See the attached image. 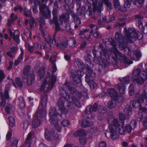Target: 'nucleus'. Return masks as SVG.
<instances>
[{
  "label": "nucleus",
  "mask_w": 147,
  "mask_h": 147,
  "mask_svg": "<svg viewBox=\"0 0 147 147\" xmlns=\"http://www.w3.org/2000/svg\"><path fill=\"white\" fill-rule=\"evenodd\" d=\"M127 109L124 110V113H121L119 114V120L113 115H110L107 119V121L110 125L109 129L105 131V135L108 138L115 139L119 137L118 133L123 134L125 132L130 133L132 127L129 125L127 124L125 127H123L124 125V120L128 119L129 115L132 113L131 107H127Z\"/></svg>",
  "instance_id": "1"
},
{
  "label": "nucleus",
  "mask_w": 147,
  "mask_h": 147,
  "mask_svg": "<svg viewBox=\"0 0 147 147\" xmlns=\"http://www.w3.org/2000/svg\"><path fill=\"white\" fill-rule=\"evenodd\" d=\"M47 97L46 95H44L38 110L34 116V119L32 122V126L34 128H38L41 124L39 118H41L45 117L47 114V111L45 108L47 103Z\"/></svg>",
  "instance_id": "2"
},
{
  "label": "nucleus",
  "mask_w": 147,
  "mask_h": 147,
  "mask_svg": "<svg viewBox=\"0 0 147 147\" xmlns=\"http://www.w3.org/2000/svg\"><path fill=\"white\" fill-rule=\"evenodd\" d=\"M147 88L145 89L140 95L137 93L136 95V100H134L131 102L133 107L138 108L140 110L144 112H147L146 109L142 107V106L147 105Z\"/></svg>",
  "instance_id": "3"
},
{
  "label": "nucleus",
  "mask_w": 147,
  "mask_h": 147,
  "mask_svg": "<svg viewBox=\"0 0 147 147\" xmlns=\"http://www.w3.org/2000/svg\"><path fill=\"white\" fill-rule=\"evenodd\" d=\"M58 115L55 107L50 108L49 113V121L57 131L60 132L61 130V127L58 123V120L57 118Z\"/></svg>",
  "instance_id": "4"
},
{
  "label": "nucleus",
  "mask_w": 147,
  "mask_h": 147,
  "mask_svg": "<svg viewBox=\"0 0 147 147\" xmlns=\"http://www.w3.org/2000/svg\"><path fill=\"white\" fill-rule=\"evenodd\" d=\"M48 76L45 77L40 88V91L46 92L49 90L51 89L53 86L56 80V77L52 76L51 78L50 77V74L48 73Z\"/></svg>",
  "instance_id": "5"
},
{
  "label": "nucleus",
  "mask_w": 147,
  "mask_h": 147,
  "mask_svg": "<svg viewBox=\"0 0 147 147\" xmlns=\"http://www.w3.org/2000/svg\"><path fill=\"white\" fill-rule=\"evenodd\" d=\"M42 31V33L45 38V41L50 45H54L56 44L58 48L63 49L65 47L67 46V41L65 40V41H62L59 38L57 39L56 41L55 40H51L50 37L48 34H45L44 32Z\"/></svg>",
  "instance_id": "6"
},
{
  "label": "nucleus",
  "mask_w": 147,
  "mask_h": 147,
  "mask_svg": "<svg viewBox=\"0 0 147 147\" xmlns=\"http://www.w3.org/2000/svg\"><path fill=\"white\" fill-rule=\"evenodd\" d=\"M53 21L54 22L56 28V31H58L60 29V28L58 25L59 24H61L62 23V21H64L65 22L69 20V16L68 14H65V15L62 14L59 18V20H57V11L55 9H54L53 11Z\"/></svg>",
  "instance_id": "7"
},
{
  "label": "nucleus",
  "mask_w": 147,
  "mask_h": 147,
  "mask_svg": "<svg viewBox=\"0 0 147 147\" xmlns=\"http://www.w3.org/2000/svg\"><path fill=\"white\" fill-rule=\"evenodd\" d=\"M97 0H87V2L90 4L93 5V11L94 12H96L98 15H99L101 11L103 9L102 3L101 0H100L98 4L97 3Z\"/></svg>",
  "instance_id": "8"
},
{
  "label": "nucleus",
  "mask_w": 147,
  "mask_h": 147,
  "mask_svg": "<svg viewBox=\"0 0 147 147\" xmlns=\"http://www.w3.org/2000/svg\"><path fill=\"white\" fill-rule=\"evenodd\" d=\"M130 78L129 76H127L123 79L122 82L124 84L122 83H119L116 86V88L119 90V92L121 94H123L125 92L126 87L124 85H127L129 83Z\"/></svg>",
  "instance_id": "9"
},
{
  "label": "nucleus",
  "mask_w": 147,
  "mask_h": 147,
  "mask_svg": "<svg viewBox=\"0 0 147 147\" xmlns=\"http://www.w3.org/2000/svg\"><path fill=\"white\" fill-rule=\"evenodd\" d=\"M10 84H8L6 85L5 92H4V97L2 94H0V107L3 106L5 104V98L8 99L9 96L8 93V90L11 86Z\"/></svg>",
  "instance_id": "10"
},
{
  "label": "nucleus",
  "mask_w": 147,
  "mask_h": 147,
  "mask_svg": "<svg viewBox=\"0 0 147 147\" xmlns=\"http://www.w3.org/2000/svg\"><path fill=\"white\" fill-rule=\"evenodd\" d=\"M30 69L29 66L25 67L23 71L24 75L27 77V83L29 85H31L34 81V76L33 75L30 74L28 75Z\"/></svg>",
  "instance_id": "11"
},
{
  "label": "nucleus",
  "mask_w": 147,
  "mask_h": 147,
  "mask_svg": "<svg viewBox=\"0 0 147 147\" xmlns=\"http://www.w3.org/2000/svg\"><path fill=\"white\" fill-rule=\"evenodd\" d=\"M75 136H80L79 138V142L80 144L84 145L86 144L87 141L85 136L86 133L84 129H80L74 133Z\"/></svg>",
  "instance_id": "12"
},
{
  "label": "nucleus",
  "mask_w": 147,
  "mask_h": 147,
  "mask_svg": "<svg viewBox=\"0 0 147 147\" xmlns=\"http://www.w3.org/2000/svg\"><path fill=\"white\" fill-rule=\"evenodd\" d=\"M103 2L107 7L111 8L112 7L111 3L109 0H102ZM113 5L115 8L117 10L120 9L121 6L118 0H113Z\"/></svg>",
  "instance_id": "13"
},
{
  "label": "nucleus",
  "mask_w": 147,
  "mask_h": 147,
  "mask_svg": "<svg viewBox=\"0 0 147 147\" xmlns=\"http://www.w3.org/2000/svg\"><path fill=\"white\" fill-rule=\"evenodd\" d=\"M126 38L125 39L127 41H129L131 38H137L138 36L135 30L133 28L129 29L128 32L125 33Z\"/></svg>",
  "instance_id": "14"
},
{
  "label": "nucleus",
  "mask_w": 147,
  "mask_h": 147,
  "mask_svg": "<svg viewBox=\"0 0 147 147\" xmlns=\"http://www.w3.org/2000/svg\"><path fill=\"white\" fill-rule=\"evenodd\" d=\"M39 3V2H38ZM39 5L40 6V12L42 13L43 16L47 18H49L51 17V12L50 11H49L47 14H46L45 10H47V7L44 4H42L39 3Z\"/></svg>",
  "instance_id": "15"
},
{
  "label": "nucleus",
  "mask_w": 147,
  "mask_h": 147,
  "mask_svg": "<svg viewBox=\"0 0 147 147\" xmlns=\"http://www.w3.org/2000/svg\"><path fill=\"white\" fill-rule=\"evenodd\" d=\"M97 107V104H95L94 105L93 107L91 106H89L86 108V113L87 114L89 115L88 116V118L92 119L93 118L91 113L92 111L95 112L96 111Z\"/></svg>",
  "instance_id": "16"
},
{
  "label": "nucleus",
  "mask_w": 147,
  "mask_h": 147,
  "mask_svg": "<svg viewBox=\"0 0 147 147\" xmlns=\"http://www.w3.org/2000/svg\"><path fill=\"white\" fill-rule=\"evenodd\" d=\"M33 133L30 132L27 136L24 147H29L30 146L31 142L33 140Z\"/></svg>",
  "instance_id": "17"
},
{
  "label": "nucleus",
  "mask_w": 147,
  "mask_h": 147,
  "mask_svg": "<svg viewBox=\"0 0 147 147\" xmlns=\"http://www.w3.org/2000/svg\"><path fill=\"white\" fill-rule=\"evenodd\" d=\"M93 52L94 55V61H96V62H97V64H100L101 65H102V64H103L105 65V60L104 59L102 58H101L100 57H98V59L97 58L96 55V51L94 50L93 51Z\"/></svg>",
  "instance_id": "18"
},
{
  "label": "nucleus",
  "mask_w": 147,
  "mask_h": 147,
  "mask_svg": "<svg viewBox=\"0 0 147 147\" xmlns=\"http://www.w3.org/2000/svg\"><path fill=\"white\" fill-rule=\"evenodd\" d=\"M9 32L11 36H13V39L15 40L18 43H19V37L20 34L19 31L18 30H16L15 31L14 34H13L11 30H9Z\"/></svg>",
  "instance_id": "19"
},
{
  "label": "nucleus",
  "mask_w": 147,
  "mask_h": 147,
  "mask_svg": "<svg viewBox=\"0 0 147 147\" xmlns=\"http://www.w3.org/2000/svg\"><path fill=\"white\" fill-rule=\"evenodd\" d=\"M56 55L57 53H54L53 55L51 56L50 59V61L53 64L52 71L53 72H55L57 71L56 67L54 64L55 62L56 61Z\"/></svg>",
  "instance_id": "20"
},
{
  "label": "nucleus",
  "mask_w": 147,
  "mask_h": 147,
  "mask_svg": "<svg viewBox=\"0 0 147 147\" xmlns=\"http://www.w3.org/2000/svg\"><path fill=\"white\" fill-rule=\"evenodd\" d=\"M58 105L60 111L63 113L65 114L67 113V110L63 106L64 103L63 101L59 100L58 102Z\"/></svg>",
  "instance_id": "21"
},
{
  "label": "nucleus",
  "mask_w": 147,
  "mask_h": 147,
  "mask_svg": "<svg viewBox=\"0 0 147 147\" xmlns=\"http://www.w3.org/2000/svg\"><path fill=\"white\" fill-rule=\"evenodd\" d=\"M108 92L112 98L114 99H116L118 94L117 92L114 89H109L108 90Z\"/></svg>",
  "instance_id": "22"
},
{
  "label": "nucleus",
  "mask_w": 147,
  "mask_h": 147,
  "mask_svg": "<svg viewBox=\"0 0 147 147\" xmlns=\"http://www.w3.org/2000/svg\"><path fill=\"white\" fill-rule=\"evenodd\" d=\"M99 47L102 50L100 52V54L102 57H106L108 55H109L110 54L111 52L110 51H107L106 49H103L102 48L101 45H100Z\"/></svg>",
  "instance_id": "23"
},
{
  "label": "nucleus",
  "mask_w": 147,
  "mask_h": 147,
  "mask_svg": "<svg viewBox=\"0 0 147 147\" xmlns=\"http://www.w3.org/2000/svg\"><path fill=\"white\" fill-rule=\"evenodd\" d=\"M20 50L21 51L20 54L17 60H16L14 62V65H18L21 61L22 60L23 58L24 52L23 50L22 47H20Z\"/></svg>",
  "instance_id": "24"
},
{
  "label": "nucleus",
  "mask_w": 147,
  "mask_h": 147,
  "mask_svg": "<svg viewBox=\"0 0 147 147\" xmlns=\"http://www.w3.org/2000/svg\"><path fill=\"white\" fill-rule=\"evenodd\" d=\"M116 106V102L115 100H111L109 101L108 102L107 106L110 109L115 108Z\"/></svg>",
  "instance_id": "25"
},
{
  "label": "nucleus",
  "mask_w": 147,
  "mask_h": 147,
  "mask_svg": "<svg viewBox=\"0 0 147 147\" xmlns=\"http://www.w3.org/2000/svg\"><path fill=\"white\" fill-rule=\"evenodd\" d=\"M53 132L52 130L50 131L48 129H46L45 130V139L47 140H51V131Z\"/></svg>",
  "instance_id": "26"
},
{
  "label": "nucleus",
  "mask_w": 147,
  "mask_h": 147,
  "mask_svg": "<svg viewBox=\"0 0 147 147\" xmlns=\"http://www.w3.org/2000/svg\"><path fill=\"white\" fill-rule=\"evenodd\" d=\"M135 56H133L132 55H131V58L136 61L139 60V59L141 56L140 52L139 51H136L135 53Z\"/></svg>",
  "instance_id": "27"
},
{
  "label": "nucleus",
  "mask_w": 147,
  "mask_h": 147,
  "mask_svg": "<svg viewBox=\"0 0 147 147\" xmlns=\"http://www.w3.org/2000/svg\"><path fill=\"white\" fill-rule=\"evenodd\" d=\"M18 106L22 108H24L25 106L23 98L22 97H20L18 99Z\"/></svg>",
  "instance_id": "28"
},
{
  "label": "nucleus",
  "mask_w": 147,
  "mask_h": 147,
  "mask_svg": "<svg viewBox=\"0 0 147 147\" xmlns=\"http://www.w3.org/2000/svg\"><path fill=\"white\" fill-rule=\"evenodd\" d=\"M92 122H90V123L86 119H84L82 121L81 126L82 127H85L88 126L92 125Z\"/></svg>",
  "instance_id": "29"
},
{
  "label": "nucleus",
  "mask_w": 147,
  "mask_h": 147,
  "mask_svg": "<svg viewBox=\"0 0 147 147\" xmlns=\"http://www.w3.org/2000/svg\"><path fill=\"white\" fill-rule=\"evenodd\" d=\"M119 45L120 48H124V49L125 51H126L128 50V52L129 53L131 52V51L127 48L126 42H122L121 43H120Z\"/></svg>",
  "instance_id": "30"
},
{
  "label": "nucleus",
  "mask_w": 147,
  "mask_h": 147,
  "mask_svg": "<svg viewBox=\"0 0 147 147\" xmlns=\"http://www.w3.org/2000/svg\"><path fill=\"white\" fill-rule=\"evenodd\" d=\"M38 71L37 72V74L40 78H42L45 73V69L43 67L40 68L38 67Z\"/></svg>",
  "instance_id": "31"
},
{
  "label": "nucleus",
  "mask_w": 147,
  "mask_h": 147,
  "mask_svg": "<svg viewBox=\"0 0 147 147\" xmlns=\"http://www.w3.org/2000/svg\"><path fill=\"white\" fill-rule=\"evenodd\" d=\"M11 18L12 20H9L8 22V25H10L12 23H13V21L16 20L17 18V16H14L13 13H12L11 15Z\"/></svg>",
  "instance_id": "32"
},
{
  "label": "nucleus",
  "mask_w": 147,
  "mask_h": 147,
  "mask_svg": "<svg viewBox=\"0 0 147 147\" xmlns=\"http://www.w3.org/2000/svg\"><path fill=\"white\" fill-rule=\"evenodd\" d=\"M8 119L9 126L11 127L14 126L15 125V122L14 118L12 117H9Z\"/></svg>",
  "instance_id": "33"
},
{
  "label": "nucleus",
  "mask_w": 147,
  "mask_h": 147,
  "mask_svg": "<svg viewBox=\"0 0 147 147\" xmlns=\"http://www.w3.org/2000/svg\"><path fill=\"white\" fill-rule=\"evenodd\" d=\"M14 107L11 105H7L5 107V110L7 113H9L12 111Z\"/></svg>",
  "instance_id": "34"
},
{
  "label": "nucleus",
  "mask_w": 147,
  "mask_h": 147,
  "mask_svg": "<svg viewBox=\"0 0 147 147\" xmlns=\"http://www.w3.org/2000/svg\"><path fill=\"white\" fill-rule=\"evenodd\" d=\"M74 20L75 23L74 27L76 28H77L79 25L81 24L80 20V19L77 16L74 17Z\"/></svg>",
  "instance_id": "35"
},
{
  "label": "nucleus",
  "mask_w": 147,
  "mask_h": 147,
  "mask_svg": "<svg viewBox=\"0 0 147 147\" xmlns=\"http://www.w3.org/2000/svg\"><path fill=\"white\" fill-rule=\"evenodd\" d=\"M51 137L53 139L55 140H57L59 139V136L58 135L53 131V132L51 131Z\"/></svg>",
  "instance_id": "36"
},
{
  "label": "nucleus",
  "mask_w": 147,
  "mask_h": 147,
  "mask_svg": "<svg viewBox=\"0 0 147 147\" xmlns=\"http://www.w3.org/2000/svg\"><path fill=\"white\" fill-rule=\"evenodd\" d=\"M61 124L64 127H67L70 125L69 121L67 119H64L62 120Z\"/></svg>",
  "instance_id": "37"
},
{
  "label": "nucleus",
  "mask_w": 147,
  "mask_h": 147,
  "mask_svg": "<svg viewBox=\"0 0 147 147\" xmlns=\"http://www.w3.org/2000/svg\"><path fill=\"white\" fill-rule=\"evenodd\" d=\"M134 85L132 84H131L129 87V95L131 96H132L134 94Z\"/></svg>",
  "instance_id": "38"
},
{
  "label": "nucleus",
  "mask_w": 147,
  "mask_h": 147,
  "mask_svg": "<svg viewBox=\"0 0 147 147\" xmlns=\"http://www.w3.org/2000/svg\"><path fill=\"white\" fill-rule=\"evenodd\" d=\"M16 83L17 85L20 87H22V83L20 81L19 78H17L16 80Z\"/></svg>",
  "instance_id": "39"
},
{
  "label": "nucleus",
  "mask_w": 147,
  "mask_h": 147,
  "mask_svg": "<svg viewBox=\"0 0 147 147\" xmlns=\"http://www.w3.org/2000/svg\"><path fill=\"white\" fill-rule=\"evenodd\" d=\"M98 111L101 114H103L106 112V110L105 108H103V107H100L98 108Z\"/></svg>",
  "instance_id": "40"
},
{
  "label": "nucleus",
  "mask_w": 147,
  "mask_h": 147,
  "mask_svg": "<svg viewBox=\"0 0 147 147\" xmlns=\"http://www.w3.org/2000/svg\"><path fill=\"white\" fill-rule=\"evenodd\" d=\"M117 101L119 102H121L123 101L124 100V98L122 96H118L117 95L116 98V99H115Z\"/></svg>",
  "instance_id": "41"
},
{
  "label": "nucleus",
  "mask_w": 147,
  "mask_h": 147,
  "mask_svg": "<svg viewBox=\"0 0 147 147\" xmlns=\"http://www.w3.org/2000/svg\"><path fill=\"white\" fill-rule=\"evenodd\" d=\"M76 43V42L75 40L74 39H72L69 41V46L71 47H74L75 46Z\"/></svg>",
  "instance_id": "42"
},
{
  "label": "nucleus",
  "mask_w": 147,
  "mask_h": 147,
  "mask_svg": "<svg viewBox=\"0 0 147 147\" xmlns=\"http://www.w3.org/2000/svg\"><path fill=\"white\" fill-rule=\"evenodd\" d=\"M115 55V57H113L114 59H116L119 56H121V54L119 53L118 50L115 49V51L114 53Z\"/></svg>",
  "instance_id": "43"
},
{
  "label": "nucleus",
  "mask_w": 147,
  "mask_h": 147,
  "mask_svg": "<svg viewBox=\"0 0 147 147\" xmlns=\"http://www.w3.org/2000/svg\"><path fill=\"white\" fill-rule=\"evenodd\" d=\"M137 123L136 121L135 120H133L131 121L129 125L131 127H133L134 128H135L136 126Z\"/></svg>",
  "instance_id": "44"
},
{
  "label": "nucleus",
  "mask_w": 147,
  "mask_h": 147,
  "mask_svg": "<svg viewBox=\"0 0 147 147\" xmlns=\"http://www.w3.org/2000/svg\"><path fill=\"white\" fill-rule=\"evenodd\" d=\"M40 23V29L41 30L42 28L44 25L45 24V22L43 18H42L39 21Z\"/></svg>",
  "instance_id": "45"
},
{
  "label": "nucleus",
  "mask_w": 147,
  "mask_h": 147,
  "mask_svg": "<svg viewBox=\"0 0 147 147\" xmlns=\"http://www.w3.org/2000/svg\"><path fill=\"white\" fill-rule=\"evenodd\" d=\"M88 84L89 85L91 89H94L97 86L96 84L94 81L89 82Z\"/></svg>",
  "instance_id": "46"
},
{
  "label": "nucleus",
  "mask_w": 147,
  "mask_h": 147,
  "mask_svg": "<svg viewBox=\"0 0 147 147\" xmlns=\"http://www.w3.org/2000/svg\"><path fill=\"white\" fill-rule=\"evenodd\" d=\"M5 74L3 71L0 70V82H1L5 78Z\"/></svg>",
  "instance_id": "47"
},
{
  "label": "nucleus",
  "mask_w": 147,
  "mask_h": 147,
  "mask_svg": "<svg viewBox=\"0 0 147 147\" xmlns=\"http://www.w3.org/2000/svg\"><path fill=\"white\" fill-rule=\"evenodd\" d=\"M90 27L92 30V31L91 32V33H92L93 31H96L97 28V27L96 25H94L93 24L90 25Z\"/></svg>",
  "instance_id": "48"
},
{
  "label": "nucleus",
  "mask_w": 147,
  "mask_h": 147,
  "mask_svg": "<svg viewBox=\"0 0 147 147\" xmlns=\"http://www.w3.org/2000/svg\"><path fill=\"white\" fill-rule=\"evenodd\" d=\"M87 13L89 15L91 16L92 14V9L91 7L90 6H88Z\"/></svg>",
  "instance_id": "49"
},
{
  "label": "nucleus",
  "mask_w": 147,
  "mask_h": 147,
  "mask_svg": "<svg viewBox=\"0 0 147 147\" xmlns=\"http://www.w3.org/2000/svg\"><path fill=\"white\" fill-rule=\"evenodd\" d=\"M28 123L27 121H26L24 122L21 125V126L24 129H26L28 126Z\"/></svg>",
  "instance_id": "50"
},
{
  "label": "nucleus",
  "mask_w": 147,
  "mask_h": 147,
  "mask_svg": "<svg viewBox=\"0 0 147 147\" xmlns=\"http://www.w3.org/2000/svg\"><path fill=\"white\" fill-rule=\"evenodd\" d=\"M10 51L12 53L15 52L17 50V48L16 47L13 46L12 45L10 46Z\"/></svg>",
  "instance_id": "51"
},
{
  "label": "nucleus",
  "mask_w": 147,
  "mask_h": 147,
  "mask_svg": "<svg viewBox=\"0 0 147 147\" xmlns=\"http://www.w3.org/2000/svg\"><path fill=\"white\" fill-rule=\"evenodd\" d=\"M34 23L35 21L32 18H31L29 22V24L31 27L32 28L34 26Z\"/></svg>",
  "instance_id": "52"
},
{
  "label": "nucleus",
  "mask_w": 147,
  "mask_h": 147,
  "mask_svg": "<svg viewBox=\"0 0 147 147\" xmlns=\"http://www.w3.org/2000/svg\"><path fill=\"white\" fill-rule=\"evenodd\" d=\"M137 117L139 119V121H142L143 119V116L142 113L139 112L137 115Z\"/></svg>",
  "instance_id": "53"
},
{
  "label": "nucleus",
  "mask_w": 147,
  "mask_h": 147,
  "mask_svg": "<svg viewBox=\"0 0 147 147\" xmlns=\"http://www.w3.org/2000/svg\"><path fill=\"white\" fill-rule=\"evenodd\" d=\"M72 102V104H74L76 105V106L77 107H79L80 106V103L78 101H75L74 100H73L72 102Z\"/></svg>",
  "instance_id": "54"
},
{
  "label": "nucleus",
  "mask_w": 147,
  "mask_h": 147,
  "mask_svg": "<svg viewBox=\"0 0 147 147\" xmlns=\"http://www.w3.org/2000/svg\"><path fill=\"white\" fill-rule=\"evenodd\" d=\"M12 136V132L11 131H9L6 135V138L7 140L10 139Z\"/></svg>",
  "instance_id": "55"
},
{
  "label": "nucleus",
  "mask_w": 147,
  "mask_h": 147,
  "mask_svg": "<svg viewBox=\"0 0 147 147\" xmlns=\"http://www.w3.org/2000/svg\"><path fill=\"white\" fill-rule=\"evenodd\" d=\"M99 147H106V143L105 141L101 142L99 144Z\"/></svg>",
  "instance_id": "56"
},
{
  "label": "nucleus",
  "mask_w": 147,
  "mask_h": 147,
  "mask_svg": "<svg viewBox=\"0 0 147 147\" xmlns=\"http://www.w3.org/2000/svg\"><path fill=\"white\" fill-rule=\"evenodd\" d=\"M89 31L88 29H86L83 30L81 31L79 34L80 35H83L84 33L87 32Z\"/></svg>",
  "instance_id": "57"
},
{
  "label": "nucleus",
  "mask_w": 147,
  "mask_h": 147,
  "mask_svg": "<svg viewBox=\"0 0 147 147\" xmlns=\"http://www.w3.org/2000/svg\"><path fill=\"white\" fill-rule=\"evenodd\" d=\"M125 8L129 7L130 6V3L129 0L125 3Z\"/></svg>",
  "instance_id": "58"
},
{
  "label": "nucleus",
  "mask_w": 147,
  "mask_h": 147,
  "mask_svg": "<svg viewBox=\"0 0 147 147\" xmlns=\"http://www.w3.org/2000/svg\"><path fill=\"white\" fill-rule=\"evenodd\" d=\"M133 2H135V3L138 2L139 4H142V3L144 1V0H131Z\"/></svg>",
  "instance_id": "59"
},
{
  "label": "nucleus",
  "mask_w": 147,
  "mask_h": 147,
  "mask_svg": "<svg viewBox=\"0 0 147 147\" xmlns=\"http://www.w3.org/2000/svg\"><path fill=\"white\" fill-rule=\"evenodd\" d=\"M47 46L46 44L43 42L40 43V48L41 49H45L46 48Z\"/></svg>",
  "instance_id": "60"
},
{
  "label": "nucleus",
  "mask_w": 147,
  "mask_h": 147,
  "mask_svg": "<svg viewBox=\"0 0 147 147\" xmlns=\"http://www.w3.org/2000/svg\"><path fill=\"white\" fill-rule=\"evenodd\" d=\"M144 125L145 127L147 126V118H145L143 121Z\"/></svg>",
  "instance_id": "61"
},
{
  "label": "nucleus",
  "mask_w": 147,
  "mask_h": 147,
  "mask_svg": "<svg viewBox=\"0 0 147 147\" xmlns=\"http://www.w3.org/2000/svg\"><path fill=\"white\" fill-rule=\"evenodd\" d=\"M98 130L96 127H94L91 129V131L93 133H96L97 131Z\"/></svg>",
  "instance_id": "62"
},
{
  "label": "nucleus",
  "mask_w": 147,
  "mask_h": 147,
  "mask_svg": "<svg viewBox=\"0 0 147 147\" xmlns=\"http://www.w3.org/2000/svg\"><path fill=\"white\" fill-rule=\"evenodd\" d=\"M93 36L94 38H97L99 36V34L98 32H96L94 33Z\"/></svg>",
  "instance_id": "63"
},
{
  "label": "nucleus",
  "mask_w": 147,
  "mask_h": 147,
  "mask_svg": "<svg viewBox=\"0 0 147 147\" xmlns=\"http://www.w3.org/2000/svg\"><path fill=\"white\" fill-rule=\"evenodd\" d=\"M7 79L8 80L10 81V82H11L12 84H13V86H15L16 87V85L14 83L13 81L9 77H8L7 78Z\"/></svg>",
  "instance_id": "64"
}]
</instances>
